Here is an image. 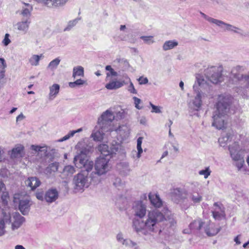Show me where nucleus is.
<instances>
[{"instance_id":"obj_1","label":"nucleus","mask_w":249,"mask_h":249,"mask_svg":"<svg viewBox=\"0 0 249 249\" xmlns=\"http://www.w3.org/2000/svg\"><path fill=\"white\" fill-rule=\"evenodd\" d=\"M83 142H79L76 145V148L80 149V153L74 157L73 162L78 168H82L80 173L74 177L73 183L75 192H82L84 189L88 188L91 182H98V178L93 176L91 173L93 167V162L87 159V153L89 149L83 147Z\"/></svg>"},{"instance_id":"obj_2","label":"nucleus","mask_w":249,"mask_h":249,"mask_svg":"<svg viewBox=\"0 0 249 249\" xmlns=\"http://www.w3.org/2000/svg\"><path fill=\"white\" fill-rule=\"evenodd\" d=\"M216 110L213 115L212 125L217 129H223L227 124V114L229 111L232 103V97L229 94L218 96Z\"/></svg>"},{"instance_id":"obj_3","label":"nucleus","mask_w":249,"mask_h":249,"mask_svg":"<svg viewBox=\"0 0 249 249\" xmlns=\"http://www.w3.org/2000/svg\"><path fill=\"white\" fill-rule=\"evenodd\" d=\"M196 95L189 103V108L193 110H198L202 105V98L204 96L202 90L209 89V84L202 77L197 78V81L193 86Z\"/></svg>"},{"instance_id":"obj_4","label":"nucleus","mask_w":249,"mask_h":249,"mask_svg":"<svg viewBox=\"0 0 249 249\" xmlns=\"http://www.w3.org/2000/svg\"><path fill=\"white\" fill-rule=\"evenodd\" d=\"M110 157H104L100 156L97 158L95 161L94 168L95 172H92L91 173L96 178H98V182L99 181V177L106 174L111 168L109 162Z\"/></svg>"},{"instance_id":"obj_5","label":"nucleus","mask_w":249,"mask_h":249,"mask_svg":"<svg viewBox=\"0 0 249 249\" xmlns=\"http://www.w3.org/2000/svg\"><path fill=\"white\" fill-rule=\"evenodd\" d=\"M165 219L164 215L158 210L149 211L145 220L144 228L150 231H154L157 224Z\"/></svg>"},{"instance_id":"obj_6","label":"nucleus","mask_w":249,"mask_h":249,"mask_svg":"<svg viewBox=\"0 0 249 249\" xmlns=\"http://www.w3.org/2000/svg\"><path fill=\"white\" fill-rule=\"evenodd\" d=\"M231 157L234 161L233 164L240 171L245 164L243 151H242L239 144L235 142L229 147Z\"/></svg>"},{"instance_id":"obj_7","label":"nucleus","mask_w":249,"mask_h":249,"mask_svg":"<svg viewBox=\"0 0 249 249\" xmlns=\"http://www.w3.org/2000/svg\"><path fill=\"white\" fill-rule=\"evenodd\" d=\"M130 218L132 220L133 229L139 233L140 230V200H133L130 210Z\"/></svg>"},{"instance_id":"obj_8","label":"nucleus","mask_w":249,"mask_h":249,"mask_svg":"<svg viewBox=\"0 0 249 249\" xmlns=\"http://www.w3.org/2000/svg\"><path fill=\"white\" fill-rule=\"evenodd\" d=\"M112 130L109 131L111 136H116L118 142H117L121 143L126 140L129 136L130 128L126 124H120L118 125H113Z\"/></svg>"},{"instance_id":"obj_9","label":"nucleus","mask_w":249,"mask_h":249,"mask_svg":"<svg viewBox=\"0 0 249 249\" xmlns=\"http://www.w3.org/2000/svg\"><path fill=\"white\" fill-rule=\"evenodd\" d=\"M122 145L119 142L113 141L109 148L108 146L105 144H100L98 146L97 149L101 153L102 155L104 157H113L114 154H116L117 152H119L121 150Z\"/></svg>"},{"instance_id":"obj_10","label":"nucleus","mask_w":249,"mask_h":249,"mask_svg":"<svg viewBox=\"0 0 249 249\" xmlns=\"http://www.w3.org/2000/svg\"><path fill=\"white\" fill-rule=\"evenodd\" d=\"M222 67L221 66H211L205 70V75L208 81L205 80L210 84V82L217 84L222 79L221 72Z\"/></svg>"},{"instance_id":"obj_11","label":"nucleus","mask_w":249,"mask_h":249,"mask_svg":"<svg viewBox=\"0 0 249 249\" xmlns=\"http://www.w3.org/2000/svg\"><path fill=\"white\" fill-rule=\"evenodd\" d=\"M114 120V115L110 109H107L98 118L97 124L104 129L112 130L113 125H115L113 122Z\"/></svg>"},{"instance_id":"obj_12","label":"nucleus","mask_w":249,"mask_h":249,"mask_svg":"<svg viewBox=\"0 0 249 249\" xmlns=\"http://www.w3.org/2000/svg\"><path fill=\"white\" fill-rule=\"evenodd\" d=\"M244 69L242 66H236L233 68L231 71V76L235 78L240 82L244 83V88L249 90V71L246 74H240V72L243 71Z\"/></svg>"},{"instance_id":"obj_13","label":"nucleus","mask_w":249,"mask_h":249,"mask_svg":"<svg viewBox=\"0 0 249 249\" xmlns=\"http://www.w3.org/2000/svg\"><path fill=\"white\" fill-rule=\"evenodd\" d=\"M31 23V19L30 18H26L14 24V27L19 33L26 34L29 31Z\"/></svg>"},{"instance_id":"obj_14","label":"nucleus","mask_w":249,"mask_h":249,"mask_svg":"<svg viewBox=\"0 0 249 249\" xmlns=\"http://www.w3.org/2000/svg\"><path fill=\"white\" fill-rule=\"evenodd\" d=\"M11 219V228L13 231L18 229L25 221V218L18 213H13L10 214Z\"/></svg>"},{"instance_id":"obj_15","label":"nucleus","mask_w":249,"mask_h":249,"mask_svg":"<svg viewBox=\"0 0 249 249\" xmlns=\"http://www.w3.org/2000/svg\"><path fill=\"white\" fill-rule=\"evenodd\" d=\"M108 132H109L108 130L102 128L101 125L97 124L91 133V138L94 141H101L103 139L105 133Z\"/></svg>"},{"instance_id":"obj_16","label":"nucleus","mask_w":249,"mask_h":249,"mask_svg":"<svg viewBox=\"0 0 249 249\" xmlns=\"http://www.w3.org/2000/svg\"><path fill=\"white\" fill-rule=\"evenodd\" d=\"M106 81L107 83L105 85V88L108 90L117 89L125 84L124 80H118L116 78H110L108 80H106Z\"/></svg>"},{"instance_id":"obj_17","label":"nucleus","mask_w":249,"mask_h":249,"mask_svg":"<svg viewBox=\"0 0 249 249\" xmlns=\"http://www.w3.org/2000/svg\"><path fill=\"white\" fill-rule=\"evenodd\" d=\"M172 199L176 203H179L183 199L187 198V192L180 188H176L173 189L172 192Z\"/></svg>"},{"instance_id":"obj_18","label":"nucleus","mask_w":249,"mask_h":249,"mask_svg":"<svg viewBox=\"0 0 249 249\" xmlns=\"http://www.w3.org/2000/svg\"><path fill=\"white\" fill-rule=\"evenodd\" d=\"M148 198L151 204L156 208H161L163 205L164 202L158 193H149Z\"/></svg>"},{"instance_id":"obj_19","label":"nucleus","mask_w":249,"mask_h":249,"mask_svg":"<svg viewBox=\"0 0 249 249\" xmlns=\"http://www.w3.org/2000/svg\"><path fill=\"white\" fill-rule=\"evenodd\" d=\"M11 222L10 214L2 213V217L0 218V236L5 232V225L10 224Z\"/></svg>"},{"instance_id":"obj_20","label":"nucleus","mask_w":249,"mask_h":249,"mask_svg":"<svg viewBox=\"0 0 249 249\" xmlns=\"http://www.w3.org/2000/svg\"><path fill=\"white\" fill-rule=\"evenodd\" d=\"M58 196V192L56 189H50L45 194V200L50 203L53 202L57 199Z\"/></svg>"},{"instance_id":"obj_21","label":"nucleus","mask_w":249,"mask_h":249,"mask_svg":"<svg viewBox=\"0 0 249 249\" xmlns=\"http://www.w3.org/2000/svg\"><path fill=\"white\" fill-rule=\"evenodd\" d=\"M213 215L215 219L219 220L225 216L224 208L221 204L215 202L213 204Z\"/></svg>"},{"instance_id":"obj_22","label":"nucleus","mask_w":249,"mask_h":249,"mask_svg":"<svg viewBox=\"0 0 249 249\" xmlns=\"http://www.w3.org/2000/svg\"><path fill=\"white\" fill-rule=\"evenodd\" d=\"M204 228L205 233L209 236H214L220 231V227H215V225L213 223L210 222Z\"/></svg>"},{"instance_id":"obj_23","label":"nucleus","mask_w":249,"mask_h":249,"mask_svg":"<svg viewBox=\"0 0 249 249\" xmlns=\"http://www.w3.org/2000/svg\"><path fill=\"white\" fill-rule=\"evenodd\" d=\"M25 183L27 187L33 191L40 185L41 182L36 177H29L25 181Z\"/></svg>"},{"instance_id":"obj_24","label":"nucleus","mask_w":249,"mask_h":249,"mask_svg":"<svg viewBox=\"0 0 249 249\" xmlns=\"http://www.w3.org/2000/svg\"><path fill=\"white\" fill-rule=\"evenodd\" d=\"M117 241L126 247H133L136 245V243L131 240L124 238L122 232H120L116 235Z\"/></svg>"},{"instance_id":"obj_25","label":"nucleus","mask_w":249,"mask_h":249,"mask_svg":"<svg viewBox=\"0 0 249 249\" xmlns=\"http://www.w3.org/2000/svg\"><path fill=\"white\" fill-rule=\"evenodd\" d=\"M119 31L118 37L120 40H126L128 38L130 32V29L128 26L121 25L119 27Z\"/></svg>"},{"instance_id":"obj_26","label":"nucleus","mask_w":249,"mask_h":249,"mask_svg":"<svg viewBox=\"0 0 249 249\" xmlns=\"http://www.w3.org/2000/svg\"><path fill=\"white\" fill-rule=\"evenodd\" d=\"M60 86L57 84H54L49 87V93L48 99L50 101L53 100L59 92Z\"/></svg>"},{"instance_id":"obj_27","label":"nucleus","mask_w":249,"mask_h":249,"mask_svg":"<svg viewBox=\"0 0 249 249\" xmlns=\"http://www.w3.org/2000/svg\"><path fill=\"white\" fill-rule=\"evenodd\" d=\"M24 150V146L20 144L16 145L14 148L11 151V158H17L22 156V154Z\"/></svg>"},{"instance_id":"obj_28","label":"nucleus","mask_w":249,"mask_h":249,"mask_svg":"<svg viewBox=\"0 0 249 249\" xmlns=\"http://www.w3.org/2000/svg\"><path fill=\"white\" fill-rule=\"evenodd\" d=\"M29 200L27 199L20 200L19 203V210L23 215L28 213L29 211Z\"/></svg>"},{"instance_id":"obj_29","label":"nucleus","mask_w":249,"mask_h":249,"mask_svg":"<svg viewBox=\"0 0 249 249\" xmlns=\"http://www.w3.org/2000/svg\"><path fill=\"white\" fill-rule=\"evenodd\" d=\"M23 6L22 8L21 14L27 18H30L31 16V12L33 11V6L27 3L23 2Z\"/></svg>"},{"instance_id":"obj_30","label":"nucleus","mask_w":249,"mask_h":249,"mask_svg":"<svg viewBox=\"0 0 249 249\" xmlns=\"http://www.w3.org/2000/svg\"><path fill=\"white\" fill-rule=\"evenodd\" d=\"M44 57L42 54L39 55L33 54L29 59V62L32 66H37L39 65L40 60Z\"/></svg>"},{"instance_id":"obj_31","label":"nucleus","mask_w":249,"mask_h":249,"mask_svg":"<svg viewBox=\"0 0 249 249\" xmlns=\"http://www.w3.org/2000/svg\"><path fill=\"white\" fill-rule=\"evenodd\" d=\"M178 44V42L175 40L166 41L162 46V49L165 51L172 49L177 47Z\"/></svg>"},{"instance_id":"obj_32","label":"nucleus","mask_w":249,"mask_h":249,"mask_svg":"<svg viewBox=\"0 0 249 249\" xmlns=\"http://www.w3.org/2000/svg\"><path fill=\"white\" fill-rule=\"evenodd\" d=\"M84 76V70L83 67L81 66L74 67L73 68L72 77L76 78L77 77H83Z\"/></svg>"},{"instance_id":"obj_33","label":"nucleus","mask_w":249,"mask_h":249,"mask_svg":"<svg viewBox=\"0 0 249 249\" xmlns=\"http://www.w3.org/2000/svg\"><path fill=\"white\" fill-rule=\"evenodd\" d=\"M75 169L74 166L70 165L65 166L63 169L62 175L65 177L72 176L75 172Z\"/></svg>"},{"instance_id":"obj_34","label":"nucleus","mask_w":249,"mask_h":249,"mask_svg":"<svg viewBox=\"0 0 249 249\" xmlns=\"http://www.w3.org/2000/svg\"><path fill=\"white\" fill-rule=\"evenodd\" d=\"M189 198L194 204L199 203L202 200V196L197 192L191 193Z\"/></svg>"},{"instance_id":"obj_35","label":"nucleus","mask_w":249,"mask_h":249,"mask_svg":"<svg viewBox=\"0 0 249 249\" xmlns=\"http://www.w3.org/2000/svg\"><path fill=\"white\" fill-rule=\"evenodd\" d=\"M105 69L107 72L106 73V77L105 80H108L109 79L112 78V76H117L118 73L110 65H107Z\"/></svg>"},{"instance_id":"obj_36","label":"nucleus","mask_w":249,"mask_h":249,"mask_svg":"<svg viewBox=\"0 0 249 249\" xmlns=\"http://www.w3.org/2000/svg\"><path fill=\"white\" fill-rule=\"evenodd\" d=\"M204 224L200 219L195 220L190 224V228L192 230H199L202 228Z\"/></svg>"},{"instance_id":"obj_37","label":"nucleus","mask_w":249,"mask_h":249,"mask_svg":"<svg viewBox=\"0 0 249 249\" xmlns=\"http://www.w3.org/2000/svg\"><path fill=\"white\" fill-rule=\"evenodd\" d=\"M226 25L227 32H231V33H236L238 34H242V30L233 25L230 24H225Z\"/></svg>"},{"instance_id":"obj_38","label":"nucleus","mask_w":249,"mask_h":249,"mask_svg":"<svg viewBox=\"0 0 249 249\" xmlns=\"http://www.w3.org/2000/svg\"><path fill=\"white\" fill-rule=\"evenodd\" d=\"M84 85H87V81L82 79H78L74 82L69 83V87L71 88H74L76 86H81Z\"/></svg>"},{"instance_id":"obj_39","label":"nucleus","mask_w":249,"mask_h":249,"mask_svg":"<svg viewBox=\"0 0 249 249\" xmlns=\"http://www.w3.org/2000/svg\"><path fill=\"white\" fill-rule=\"evenodd\" d=\"M80 19V18H76L75 19L69 21L68 22L66 27L64 29V31H70L73 27H74L77 24Z\"/></svg>"},{"instance_id":"obj_40","label":"nucleus","mask_w":249,"mask_h":249,"mask_svg":"<svg viewBox=\"0 0 249 249\" xmlns=\"http://www.w3.org/2000/svg\"><path fill=\"white\" fill-rule=\"evenodd\" d=\"M60 62V59L59 58H56L49 63L47 68L52 71H53L57 68Z\"/></svg>"},{"instance_id":"obj_41","label":"nucleus","mask_w":249,"mask_h":249,"mask_svg":"<svg viewBox=\"0 0 249 249\" xmlns=\"http://www.w3.org/2000/svg\"><path fill=\"white\" fill-rule=\"evenodd\" d=\"M213 23L220 27L223 31L227 32L226 25L224 24H229V23L217 19H215Z\"/></svg>"},{"instance_id":"obj_42","label":"nucleus","mask_w":249,"mask_h":249,"mask_svg":"<svg viewBox=\"0 0 249 249\" xmlns=\"http://www.w3.org/2000/svg\"><path fill=\"white\" fill-rule=\"evenodd\" d=\"M58 165L59 164L57 162L52 163L47 168L46 171V172H50V173L52 172H55L57 171L58 169Z\"/></svg>"},{"instance_id":"obj_43","label":"nucleus","mask_w":249,"mask_h":249,"mask_svg":"<svg viewBox=\"0 0 249 249\" xmlns=\"http://www.w3.org/2000/svg\"><path fill=\"white\" fill-rule=\"evenodd\" d=\"M233 135L231 133H228L225 136L219 139V142L221 144L223 142H227L231 141Z\"/></svg>"},{"instance_id":"obj_44","label":"nucleus","mask_w":249,"mask_h":249,"mask_svg":"<svg viewBox=\"0 0 249 249\" xmlns=\"http://www.w3.org/2000/svg\"><path fill=\"white\" fill-rule=\"evenodd\" d=\"M211 173V171L209 167L205 168V169L204 170H200L198 172V174L200 175L203 176L205 178H207L210 175Z\"/></svg>"},{"instance_id":"obj_45","label":"nucleus","mask_w":249,"mask_h":249,"mask_svg":"<svg viewBox=\"0 0 249 249\" xmlns=\"http://www.w3.org/2000/svg\"><path fill=\"white\" fill-rule=\"evenodd\" d=\"M178 204L180 205L181 209L184 210L188 209L191 205L187 198L182 199Z\"/></svg>"},{"instance_id":"obj_46","label":"nucleus","mask_w":249,"mask_h":249,"mask_svg":"<svg viewBox=\"0 0 249 249\" xmlns=\"http://www.w3.org/2000/svg\"><path fill=\"white\" fill-rule=\"evenodd\" d=\"M137 150L132 151V154L134 158H135V156L139 159L140 157V137L138 138L137 139Z\"/></svg>"},{"instance_id":"obj_47","label":"nucleus","mask_w":249,"mask_h":249,"mask_svg":"<svg viewBox=\"0 0 249 249\" xmlns=\"http://www.w3.org/2000/svg\"><path fill=\"white\" fill-rule=\"evenodd\" d=\"M1 195V200L4 205H6L8 204L9 199V194L8 192L3 191Z\"/></svg>"},{"instance_id":"obj_48","label":"nucleus","mask_w":249,"mask_h":249,"mask_svg":"<svg viewBox=\"0 0 249 249\" xmlns=\"http://www.w3.org/2000/svg\"><path fill=\"white\" fill-rule=\"evenodd\" d=\"M126 112L124 109H120V110L116 113V116L115 118L116 119H122L125 117Z\"/></svg>"},{"instance_id":"obj_49","label":"nucleus","mask_w":249,"mask_h":249,"mask_svg":"<svg viewBox=\"0 0 249 249\" xmlns=\"http://www.w3.org/2000/svg\"><path fill=\"white\" fill-rule=\"evenodd\" d=\"M69 0H53L55 5V7L64 6Z\"/></svg>"},{"instance_id":"obj_50","label":"nucleus","mask_w":249,"mask_h":249,"mask_svg":"<svg viewBox=\"0 0 249 249\" xmlns=\"http://www.w3.org/2000/svg\"><path fill=\"white\" fill-rule=\"evenodd\" d=\"M153 38V36H141V39L143 40V42L145 43H146L148 44H150L154 42Z\"/></svg>"},{"instance_id":"obj_51","label":"nucleus","mask_w":249,"mask_h":249,"mask_svg":"<svg viewBox=\"0 0 249 249\" xmlns=\"http://www.w3.org/2000/svg\"><path fill=\"white\" fill-rule=\"evenodd\" d=\"M10 35L8 33L6 34L4 36V37L2 41V43L4 46H8L11 42L10 39Z\"/></svg>"},{"instance_id":"obj_52","label":"nucleus","mask_w":249,"mask_h":249,"mask_svg":"<svg viewBox=\"0 0 249 249\" xmlns=\"http://www.w3.org/2000/svg\"><path fill=\"white\" fill-rule=\"evenodd\" d=\"M150 105L152 107V110H151V112H155V113H161V107H159V106H155L153 104H152L151 103H150Z\"/></svg>"},{"instance_id":"obj_53","label":"nucleus","mask_w":249,"mask_h":249,"mask_svg":"<svg viewBox=\"0 0 249 249\" xmlns=\"http://www.w3.org/2000/svg\"><path fill=\"white\" fill-rule=\"evenodd\" d=\"M73 136V133L71 131H70L68 134H67L66 135L62 137V138L58 140V142H62L63 141H66L68 139H69L70 138Z\"/></svg>"},{"instance_id":"obj_54","label":"nucleus","mask_w":249,"mask_h":249,"mask_svg":"<svg viewBox=\"0 0 249 249\" xmlns=\"http://www.w3.org/2000/svg\"><path fill=\"white\" fill-rule=\"evenodd\" d=\"M36 197L39 200L43 201L45 200V195L42 191L37 192L36 193Z\"/></svg>"},{"instance_id":"obj_55","label":"nucleus","mask_w":249,"mask_h":249,"mask_svg":"<svg viewBox=\"0 0 249 249\" xmlns=\"http://www.w3.org/2000/svg\"><path fill=\"white\" fill-rule=\"evenodd\" d=\"M200 14L206 20L212 23H213L215 19L207 16L206 14L202 12H200Z\"/></svg>"},{"instance_id":"obj_56","label":"nucleus","mask_w":249,"mask_h":249,"mask_svg":"<svg viewBox=\"0 0 249 249\" xmlns=\"http://www.w3.org/2000/svg\"><path fill=\"white\" fill-rule=\"evenodd\" d=\"M25 118V116L22 113H21L16 118V123L18 124L19 122L23 120Z\"/></svg>"},{"instance_id":"obj_57","label":"nucleus","mask_w":249,"mask_h":249,"mask_svg":"<svg viewBox=\"0 0 249 249\" xmlns=\"http://www.w3.org/2000/svg\"><path fill=\"white\" fill-rule=\"evenodd\" d=\"M6 67V64L4 58H0V69H4Z\"/></svg>"},{"instance_id":"obj_58","label":"nucleus","mask_w":249,"mask_h":249,"mask_svg":"<svg viewBox=\"0 0 249 249\" xmlns=\"http://www.w3.org/2000/svg\"><path fill=\"white\" fill-rule=\"evenodd\" d=\"M128 91L132 93H136V90L132 83H130V85L128 88Z\"/></svg>"},{"instance_id":"obj_59","label":"nucleus","mask_w":249,"mask_h":249,"mask_svg":"<svg viewBox=\"0 0 249 249\" xmlns=\"http://www.w3.org/2000/svg\"><path fill=\"white\" fill-rule=\"evenodd\" d=\"M121 184V180L120 178H116L113 181V185L116 187H119Z\"/></svg>"},{"instance_id":"obj_60","label":"nucleus","mask_w":249,"mask_h":249,"mask_svg":"<svg viewBox=\"0 0 249 249\" xmlns=\"http://www.w3.org/2000/svg\"><path fill=\"white\" fill-rule=\"evenodd\" d=\"M146 207L141 204V218L146 214Z\"/></svg>"},{"instance_id":"obj_61","label":"nucleus","mask_w":249,"mask_h":249,"mask_svg":"<svg viewBox=\"0 0 249 249\" xmlns=\"http://www.w3.org/2000/svg\"><path fill=\"white\" fill-rule=\"evenodd\" d=\"M133 99L134 100L135 107L138 109H140L139 104L140 103V99L136 97H134Z\"/></svg>"},{"instance_id":"obj_62","label":"nucleus","mask_w":249,"mask_h":249,"mask_svg":"<svg viewBox=\"0 0 249 249\" xmlns=\"http://www.w3.org/2000/svg\"><path fill=\"white\" fill-rule=\"evenodd\" d=\"M31 148L32 150H33L36 152H38L41 150L40 149H41V147L38 145H32L31 146Z\"/></svg>"},{"instance_id":"obj_63","label":"nucleus","mask_w":249,"mask_h":249,"mask_svg":"<svg viewBox=\"0 0 249 249\" xmlns=\"http://www.w3.org/2000/svg\"><path fill=\"white\" fill-rule=\"evenodd\" d=\"M148 80L146 77L141 76V85L148 83Z\"/></svg>"},{"instance_id":"obj_64","label":"nucleus","mask_w":249,"mask_h":249,"mask_svg":"<svg viewBox=\"0 0 249 249\" xmlns=\"http://www.w3.org/2000/svg\"><path fill=\"white\" fill-rule=\"evenodd\" d=\"M5 189L4 184L2 181H0V191H4Z\"/></svg>"}]
</instances>
